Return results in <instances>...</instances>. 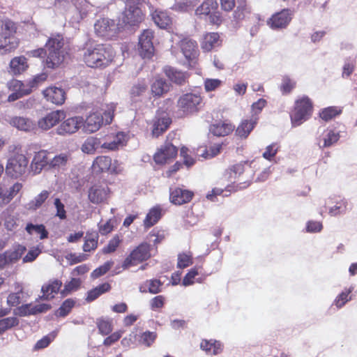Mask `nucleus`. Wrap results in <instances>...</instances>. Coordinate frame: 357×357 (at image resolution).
<instances>
[{
    "instance_id": "obj_3",
    "label": "nucleus",
    "mask_w": 357,
    "mask_h": 357,
    "mask_svg": "<svg viewBox=\"0 0 357 357\" xmlns=\"http://www.w3.org/2000/svg\"><path fill=\"white\" fill-rule=\"evenodd\" d=\"M16 30L15 23L10 20L0 21V54L10 52L17 47L18 40L15 36Z\"/></svg>"
},
{
    "instance_id": "obj_4",
    "label": "nucleus",
    "mask_w": 357,
    "mask_h": 357,
    "mask_svg": "<svg viewBox=\"0 0 357 357\" xmlns=\"http://www.w3.org/2000/svg\"><path fill=\"white\" fill-rule=\"evenodd\" d=\"M114 105L112 104L102 114L93 112L89 115L86 120H84L82 126L84 130L88 132H94L98 130L104 123L105 124L111 123L114 117Z\"/></svg>"
},
{
    "instance_id": "obj_44",
    "label": "nucleus",
    "mask_w": 357,
    "mask_h": 357,
    "mask_svg": "<svg viewBox=\"0 0 357 357\" xmlns=\"http://www.w3.org/2000/svg\"><path fill=\"white\" fill-rule=\"evenodd\" d=\"M121 242L122 238L118 234L114 235V237L108 242V244L102 248V252L103 254L114 252Z\"/></svg>"
},
{
    "instance_id": "obj_52",
    "label": "nucleus",
    "mask_w": 357,
    "mask_h": 357,
    "mask_svg": "<svg viewBox=\"0 0 357 357\" xmlns=\"http://www.w3.org/2000/svg\"><path fill=\"white\" fill-rule=\"evenodd\" d=\"M147 86L144 82H140L135 84L131 90L130 95L132 98L139 97L142 96L146 91Z\"/></svg>"
},
{
    "instance_id": "obj_33",
    "label": "nucleus",
    "mask_w": 357,
    "mask_h": 357,
    "mask_svg": "<svg viewBox=\"0 0 357 357\" xmlns=\"http://www.w3.org/2000/svg\"><path fill=\"white\" fill-rule=\"evenodd\" d=\"M152 18L155 24L161 29H165L171 23V18L167 12L155 10L152 15Z\"/></svg>"
},
{
    "instance_id": "obj_27",
    "label": "nucleus",
    "mask_w": 357,
    "mask_h": 357,
    "mask_svg": "<svg viewBox=\"0 0 357 357\" xmlns=\"http://www.w3.org/2000/svg\"><path fill=\"white\" fill-rule=\"evenodd\" d=\"M258 117L252 116L250 120H245L236 129V134L241 138H246L257 124Z\"/></svg>"
},
{
    "instance_id": "obj_51",
    "label": "nucleus",
    "mask_w": 357,
    "mask_h": 357,
    "mask_svg": "<svg viewBox=\"0 0 357 357\" xmlns=\"http://www.w3.org/2000/svg\"><path fill=\"white\" fill-rule=\"evenodd\" d=\"M192 264V255L190 253H182L178 255V268H184Z\"/></svg>"
},
{
    "instance_id": "obj_35",
    "label": "nucleus",
    "mask_w": 357,
    "mask_h": 357,
    "mask_svg": "<svg viewBox=\"0 0 357 357\" xmlns=\"http://www.w3.org/2000/svg\"><path fill=\"white\" fill-rule=\"evenodd\" d=\"M200 347L207 354L216 355L222 351L221 344L215 340H202Z\"/></svg>"
},
{
    "instance_id": "obj_34",
    "label": "nucleus",
    "mask_w": 357,
    "mask_h": 357,
    "mask_svg": "<svg viewBox=\"0 0 357 357\" xmlns=\"http://www.w3.org/2000/svg\"><path fill=\"white\" fill-rule=\"evenodd\" d=\"M100 146H101L100 139L89 137L85 139L82 145L81 149L84 153L93 154Z\"/></svg>"
},
{
    "instance_id": "obj_57",
    "label": "nucleus",
    "mask_w": 357,
    "mask_h": 357,
    "mask_svg": "<svg viewBox=\"0 0 357 357\" xmlns=\"http://www.w3.org/2000/svg\"><path fill=\"white\" fill-rule=\"evenodd\" d=\"M222 149V144H215L211 146L208 150H205L202 156L206 159L213 158L217 155Z\"/></svg>"
},
{
    "instance_id": "obj_46",
    "label": "nucleus",
    "mask_w": 357,
    "mask_h": 357,
    "mask_svg": "<svg viewBox=\"0 0 357 357\" xmlns=\"http://www.w3.org/2000/svg\"><path fill=\"white\" fill-rule=\"evenodd\" d=\"M19 324V320L15 317H10L0 319V334L5 332L6 330L14 327Z\"/></svg>"
},
{
    "instance_id": "obj_32",
    "label": "nucleus",
    "mask_w": 357,
    "mask_h": 357,
    "mask_svg": "<svg viewBox=\"0 0 357 357\" xmlns=\"http://www.w3.org/2000/svg\"><path fill=\"white\" fill-rule=\"evenodd\" d=\"M27 67L26 59L24 56L15 57L10 63V72L14 75L21 74Z\"/></svg>"
},
{
    "instance_id": "obj_20",
    "label": "nucleus",
    "mask_w": 357,
    "mask_h": 357,
    "mask_svg": "<svg viewBox=\"0 0 357 357\" xmlns=\"http://www.w3.org/2000/svg\"><path fill=\"white\" fill-rule=\"evenodd\" d=\"M194 194L192 191L180 188L169 189V199L172 204L181 205L189 202Z\"/></svg>"
},
{
    "instance_id": "obj_24",
    "label": "nucleus",
    "mask_w": 357,
    "mask_h": 357,
    "mask_svg": "<svg viewBox=\"0 0 357 357\" xmlns=\"http://www.w3.org/2000/svg\"><path fill=\"white\" fill-rule=\"evenodd\" d=\"M172 121L166 114L162 116L157 114L153 119L152 135L158 137L169 126Z\"/></svg>"
},
{
    "instance_id": "obj_11",
    "label": "nucleus",
    "mask_w": 357,
    "mask_h": 357,
    "mask_svg": "<svg viewBox=\"0 0 357 357\" xmlns=\"http://www.w3.org/2000/svg\"><path fill=\"white\" fill-rule=\"evenodd\" d=\"M153 31L151 29H146L139 38L138 51L142 58H151L154 52V47L152 40Z\"/></svg>"
},
{
    "instance_id": "obj_14",
    "label": "nucleus",
    "mask_w": 357,
    "mask_h": 357,
    "mask_svg": "<svg viewBox=\"0 0 357 357\" xmlns=\"http://www.w3.org/2000/svg\"><path fill=\"white\" fill-rule=\"evenodd\" d=\"M292 15L290 9L284 8L273 15L268 23L273 29H285L291 21Z\"/></svg>"
},
{
    "instance_id": "obj_15",
    "label": "nucleus",
    "mask_w": 357,
    "mask_h": 357,
    "mask_svg": "<svg viewBox=\"0 0 357 357\" xmlns=\"http://www.w3.org/2000/svg\"><path fill=\"white\" fill-rule=\"evenodd\" d=\"M83 125L82 116L68 118L56 128V133L59 135H71L76 132Z\"/></svg>"
},
{
    "instance_id": "obj_18",
    "label": "nucleus",
    "mask_w": 357,
    "mask_h": 357,
    "mask_svg": "<svg viewBox=\"0 0 357 357\" xmlns=\"http://www.w3.org/2000/svg\"><path fill=\"white\" fill-rule=\"evenodd\" d=\"M65 112L62 110H56L48 113L45 116L38 121V127L47 130L54 126L60 121L65 119Z\"/></svg>"
},
{
    "instance_id": "obj_42",
    "label": "nucleus",
    "mask_w": 357,
    "mask_h": 357,
    "mask_svg": "<svg viewBox=\"0 0 357 357\" xmlns=\"http://www.w3.org/2000/svg\"><path fill=\"white\" fill-rule=\"evenodd\" d=\"M25 229L29 234H32L33 232L40 234V239L47 238L48 232L43 225H33L32 223H29L26 225Z\"/></svg>"
},
{
    "instance_id": "obj_9",
    "label": "nucleus",
    "mask_w": 357,
    "mask_h": 357,
    "mask_svg": "<svg viewBox=\"0 0 357 357\" xmlns=\"http://www.w3.org/2000/svg\"><path fill=\"white\" fill-rule=\"evenodd\" d=\"M202 98L200 95L187 93L182 95L177 101V106L183 113L188 114L199 110Z\"/></svg>"
},
{
    "instance_id": "obj_2",
    "label": "nucleus",
    "mask_w": 357,
    "mask_h": 357,
    "mask_svg": "<svg viewBox=\"0 0 357 357\" xmlns=\"http://www.w3.org/2000/svg\"><path fill=\"white\" fill-rule=\"evenodd\" d=\"M114 57V52L109 45L91 44L84 49L83 60L90 68L106 67Z\"/></svg>"
},
{
    "instance_id": "obj_7",
    "label": "nucleus",
    "mask_w": 357,
    "mask_h": 357,
    "mask_svg": "<svg viewBox=\"0 0 357 357\" xmlns=\"http://www.w3.org/2000/svg\"><path fill=\"white\" fill-rule=\"evenodd\" d=\"M125 3V10L122 13L121 20L123 24L135 26L143 20V14L137 6L139 0H123Z\"/></svg>"
},
{
    "instance_id": "obj_62",
    "label": "nucleus",
    "mask_w": 357,
    "mask_h": 357,
    "mask_svg": "<svg viewBox=\"0 0 357 357\" xmlns=\"http://www.w3.org/2000/svg\"><path fill=\"white\" fill-rule=\"evenodd\" d=\"M197 275L198 271L196 268H192L191 270H190L189 272L185 275V277L183 279V285L186 287L193 284V279Z\"/></svg>"
},
{
    "instance_id": "obj_10",
    "label": "nucleus",
    "mask_w": 357,
    "mask_h": 357,
    "mask_svg": "<svg viewBox=\"0 0 357 357\" xmlns=\"http://www.w3.org/2000/svg\"><path fill=\"white\" fill-rule=\"evenodd\" d=\"M26 248L17 245L13 248L6 250L0 254V271L11 268L16 264L24 253Z\"/></svg>"
},
{
    "instance_id": "obj_60",
    "label": "nucleus",
    "mask_w": 357,
    "mask_h": 357,
    "mask_svg": "<svg viewBox=\"0 0 357 357\" xmlns=\"http://www.w3.org/2000/svg\"><path fill=\"white\" fill-rule=\"evenodd\" d=\"M266 100L264 98H260L257 102H254L252 105V111L253 112L252 116L257 117V114L261 112L263 108L266 106Z\"/></svg>"
},
{
    "instance_id": "obj_16",
    "label": "nucleus",
    "mask_w": 357,
    "mask_h": 357,
    "mask_svg": "<svg viewBox=\"0 0 357 357\" xmlns=\"http://www.w3.org/2000/svg\"><path fill=\"white\" fill-rule=\"evenodd\" d=\"M180 47L185 58L190 62V65L195 64V59L198 54L196 41L189 38H185L180 41Z\"/></svg>"
},
{
    "instance_id": "obj_41",
    "label": "nucleus",
    "mask_w": 357,
    "mask_h": 357,
    "mask_svg": "<svg viewBox=\"0 0 357 357\" xmlns=\"http://www.w3.org/2000/svg\"><path fill=\"white\" fill-rule=\"evenodd\" d=\"M75 304V301L72 298L65 300L60 307L56 311L55 315L61 317H66L73 308Z\"/></svg>"
},
{
    "instance_id": "obj_30",
    "label": "nucleus",
    "mask_w": 357,
    "mask_h": 357,
    "mask_svg": "<svg viewBox=\"0 0 357 357\" xmlns=\"http://www.w3.org/2000/svg\"><path fill=\"white\" fill-rule=\"evenodd\" d=\"M234 127L227 123H218L212 124L210 127V132L215 136H225L231 132Z\"/></svg>"
},
{
    "instance_id": "obj_63",
    "label": "nucleus",
    "mask_w": 357,
    "mask_h": 357,
    "mask_svg": "<svg viewBox=\"0 0 357 357\" xmlns=\"http://www.w3.org/2000/svg\"><path fill=\"white\" fill-rule=\"evenodd\" d=\"M121 331L114 332L104 340L103 344L106 347H109L117 342L121 337Z\"/></svg>"
},
{
    "instance_id": "obj_19",
    "label": "nucleus",
    "mask_w": 357,
    "mask_h": 357,
    "mask_svg": "<svg viewBox=\"0 0 357 357\" xmlns=\"http://www.w3.org/2000/svg\"><path fill=\"white\" fill-rule=\"evenodd\" d=\"M177 148L171 143L167 142L154 155V160L157 164L166 163L169 160L174 158L177 154Z\"/></svg>"
},
{
    "instance_id": "obj_39",
    "label": "nucleus",
    "mask_w": 357,
    "mask_h": 357,
    "mask_svg": "<svg viewBox=\"0 0 357 357\" xmlns=\"http://www.w3.org/2000/svg\"><path fill=\"white\" fill-rule=\"evenodd\" d=\"M219 35L217 33H207L203 40V42L202 43V47L205 51H210L214 47H215L219 40Z\"/></svg>"
},
{
    "instance_id": "obj_55",
    "label": "nucleus",
    "mask_w": 357,
    "mask_h": 357,
    "mask_svg": "<svg viewBox=\"0 0 357 357\" xmlns=\"http://www.w3.org/2000/svg\"><path fill=\"white\" fill-rule=\"evenodd\" d=\"M156 338V333L151 331H146L141 335L139 342L147 346L150 347Z\"/></svg>"
},
{
    "instance_id": "obj_38",
    "label": "nucleus",
    "mask_w": 357,
    "mask_h": 357,
    "mask_svg": "<svg viewBox=\"0 0 357 357\" xmlns=\"http://www.w3.org/2000/svg\"><path fill=\"white\" fill-rule=\"evenodd\" d=\"M339 138L340 135L338 132H335L333 130H326L323 137V144L319 142V146L321 149L329 147L337 142Z\"/></svg>"
},
{
    "instance_id": "obj_47",
    "label": "nucleus",
    "mask_w": 357,
    "mask_h": 357,
    "mask_svg": "<svg viewBox=\"0 0 357 357\" xmlns=\"http://www.w3.org/2000/svg\"><path fill=\"white\" fill-rule=\"evenodd\" d=\"M81 284V280L79 278H72V280L66 282L64 285V289L61 291L63 296H67L71 291L78 289Z\"/></svg>"
},
{
    "instance_id": "obj_59",
    "label": "nucleus",
    "mask_w": 357,
    "mask_h": 357,
    "mask_svg": "<svg viewBox=\"0 0 357 357\" xmlns=\"http://www.w3.org/2000/svg\"><path fill=\"white\" fill-rule=\"evenodd\" d=\"M40 253V250L38 248H33L29 250L26 255L23 257L22 261L24 263H29L33 261Z\"/></svg>"
},
{
    "instance_id": "obj_29",
    "label": "nucleus",
    "mask_w": 357,
    "mask_h": 357,
    "mask_svg": "<svg viewBox=\"0 0 357 357\" xmlns=\"http://www.w3.org/2000/svg\"><path fill=\"white\" fill-rule=\"evenodd\" d=\"M62 285V282L58 280H56L51 283L43 285L41 291L43 292L42 299L49 300L54 298V294H56Z\"/></svg>"
},
{
    "instance_id": "obj_6",
    "label": "nucleus",
    "mask_w": 357,
    "mask_h": 357,
    "mask_svg": "<svg viewBox=\"0 0 357 357\" xmlns=\"http://www.w3.org/2000/svg\"><path fill=\"white\" fill-rule=\"evenodd\" d=\"M28 164L29 160L24 155L15 154L8 160L6 173L12 178H21L26 173Z\"/></svg>"
},
{
    "instance_id": "obj_48",
    "label": "nucleus",
    "mask_w": 357,
    "mask_h": 357,
    "mask_svg": "<svg viewBox=\"0 0 357 357\" xmlns=\"http://www.w3.org/2000/svg\"><path fill=\"white\" fill-rule=\"evenodd\" d=\"M96 324L99 333L102 335H107L112 331V324L108 320L98 319Z\"/></svg>"
},
{
    "instance_id": "obj_8",
    "label": "nucleus",
    "mask_w": 357,
    "mask_h": 357,
    "mask_svg": "<svg viewBox=\"0 0 357 357\" xmlns=\"http://www.w3.org/2000/svg\"><path fill=\"white\" fill-rule=\"evenodd\" d=\"M150 257V245L146 243H142L135 248L124 259L122 264V268L127 269L131 266L147 260Z\"/></svg>"
},
{
    "instance_id": "obj_58",
    "label": "nucleus",
    "mask_w": 357,
    "mask_h": 357,
    "mask_svg": "<svg viewBox=\"0 0 357 357\" xmlns=\"http://www.w3.org/2000/svg\"><path fill=\"white\" fill-rule=\"evenodd\" d=\"M222 84L219 79H206L204 80V89L207 92L215 91Z\"/></svg>"
},
{
    "instance_id": "obj_45",
    "label": "nucleus",
    "mask_w": 357,
    "mask_h": 357,
    "mask_svg": "<svg viewBox=\"0 0 357 357\" xmlns=\"http://www.w3.org/2000/svg\"><path fill=\"white\" fill-rule=\"evenodd\" d=\"M353 289L354 287H349V289H346L336 297L334 301V304L337 306V308H341L345 305L346 303L351 299V296L349 295L352 292Z\"/></svg>"
},
{
    "instance_id": "obj_26",
    "label": "nucleus",
    "mask_w": 357,
    "mask_h": 357,
    "mask_svg": "<svg viewBox=\"0 0 357 357\" xmlns=\"http://www.w3.org/2000/svg\"><path fill=\"white\" fill-rule=\"evenodd\" d=\"M218 4L215 0H205L195 10L196 15L200 18L208 16L213 11H215Z\"/></svg>"
},
{
    "instance_id": "obj_1",
    "label": "nucleus",
    "mask_w": 357,
    "mask_h": 357,
    "mask_svg": "<svg viewBox=\"0 0 357 357\" xmlns=\"http://www.w3.org/2000/svg\"><path fill=\"white\" fill-rule=\"evenodd\" d=\"M63 38L60 34L52 35L45 43V48H38L28 52L33 57H44L47 56L45 64L49 68L59 66L64 60Z\"/></svg>"
},
{
    "instance_id": "obj_31",
    "label": "nucleus",
    "mask_w": 357,
    "mask_h": 357,
    "mask_svg": "<svg viewBox=\"0 0 357 357\" xmlns=\"http://www.w3.org/2000/svg\"><path fill=\"white\" fill-rule=\"evenodd\" d=\"M10 124L18 130L30 131L34 128V123L29 119L15 116L11 119Z\"/></svg>"
},
{
    "instance_id": "obj_54",
    "label": "nucleus",
    "mask_w": 357,
    "mask_h": 357,
    "mask_svg": "<svg viewBox=\"0 0 357 357\" xmlns=\"http://www.w3.org/2000/svg\"><path fill=\"white\" fill-rule=\"evenodd\" d=\"M54 205L56 208V216L60 220H65L66 218V211L65 210L64 204L61 202L59 198H55L54 200Z\"/></svg>"
},
{
    "instance_id": "obj_56",
    "label": "nucleus",
    "mask_w": 357,
    "mask_h": 357,
    "mask_svg": "<svg viewBox=\"0 0 357 357\" xmlns=\"http://www.w3.org/2000/svg\"><path fill=\"white\" fill-rule=\"evenodd\" d=\"M148 291L149 293L156 294L161 291L162 283L159 280H150L146 281Z\"/></svg>"
},
{
    "instance_id": "obj_25",
    "label": "nucleus",
    "mask_w": 357,
    "mask_h": 357,
    "mask_svg": "<svg viewBox=\"0 0 357 357\" xmlns=\"http://www.w3.org/2000/svg\"><path fill=\"white\" fill-rule=\"evenodd\" d=\"M164 73L166 76L174 83L178 85L183 84L188 78L186 73L182 72L171 66H165Z\"/></svg>"
},
{
    "instance_id": "obj_13",
    "label": "nucleus",
    "mask_w": 357,
    "mask_h": 357,
    "mask_svg": "<svg viewBox=\"0 0 357 357\" xmlns=\"http://www.w3.org/2000/svg\"><path fill=\"white\" fill-rule=\"evenodd\" d=\"M326 204L332 205L328 208V214L333 217L342 215L349 209L348 200L340 195L330 197L326 202Z\"/></svg>"
},
{
    "instance_id": "obj_61",
    "label": "nucleus",
    "mask_w": 357,
    "mask_h": 357,
    "mask_svg": "<svg viewBox=\"0 0 357 357\" xmlns=\"http://www.w3.org/2000/svg\"><path fill=\"white\" fill-rule=\"evenodd\" d=\"M321 222L318 221L310 220L306 225V231L310 233L319 232L322 229Z\"/></svg>"
},
{
    "instance_id": "obj_36",
    "label": "nucleus",
    "mask_w": 357,
    "mask_h": 357,
    "mask_svg": "<svg viewBox=\"0 0 357 357\" xmlns=\"http://www.w3.org/2000/svg\"><path fill=\"white\" fill-rule=\"evenodd\" d=\"M169 90V84L162 78L156 79L151 84V92L155 96H161Z\"/></svg>"
},
{
    "instance_id": "obj_49",
    "label": "nucleus",
    "mask_w": 357,
    "mask_h": 357,
    "mask_svg": "<svg viewBox=\"0 0 357 357\" xmlns=\"http://www.w3.org/2000/svg\"><path fill=\"white\" fill-rule=\"evenodd\" d=\"M114 262L112 261H108L103 265L96 268L91 274L92 278H98L104 274H105L113 266Z\"/></svg>"
},
{
    "instance_id": "obj_21",
    "label": "nucleus",
    "mask_w": 357,
    "mask_h": 357,
    "mask_svg": "<svg viewBox=\"0 0 357 357\" xmlns=\"http://www.w3.org/2000/svg\"><path fill=\"white\" fill-rule=\"evenodd\" d=\"M50 159L45 151H40L33 156L30 169L34 175L40 174L44 168L49 169Z\"/></svg>"
},
{
    "instance_id": "obj_37",
    "label": "nucleus",
    "mask_w": 357,
    "mask_h": 357,
    "mask_svg": "<svg viewBox=\"0 0 357 357\" xmlns=\"http://www.w3.org/2000/svg\"><path fill=\"white\" fill-rule=\"evenodd\" d=\"M69 160V156L66 153H61L55 155L52 159H50L49 169H63Z\"/></svg>"
},
{
    "instance_id": "obj_50",
    "label": "nucleus",
    "mask_w": 357,
    "mask_h": 357,
    "mask_svg": "<svg viewBox=\"0 0 357 357\" xmlns=\"http://www.w3.org/2000/svg\"><path fill=\"white\" fill-rule=\"evenodd\" d=\"M22 185L20 183L13 184L8 190L4 191L3 200L10 202L22 189Z\"/></svg>"
},
{
    "instance_id": "obj_5",
    "label": "nucleus",
    "mask_w": 357,
    "mask_h": 357,
    "mask_svg": "<svg viewBox=\"0 0 357 357\" xmlns=\"http://www.w3.org/2000/svg\"><path fill=\"white\" fill-rule=\"evenodd\" d=\"M312 110V104L308 97L303 96L296 100L294 109L290 115L292 126H299L307 121L311 116Z\"/></svg>"
},
{
    "instance_id": "obj_53",
    "label": "nucleus",
    "mask_w": 357,
    "mask_h": 357,
    "mask_svg": "<svg viewBox=\"0 0 357 357\" xmlns=\"http://www.w3.org/2000/svg\"><path fill=\"white\" fill-rule=\"evenodd\" d=\"M340 111L337 110V109L335 107H329L324 109L320 113V117L325 120L328 121L332 118L335 117L336 115L339 114Z\"/></svg>"
},
{
    "instance_id": "obj_12",
    "label": "nucleus",
    "mask_w": 357,
    "mask_h": 357,
    "mask_svg": "<svg viewBox=\"0 0 357 357\" xmlns=\"http://www.w3.org/2000/svg\"><path fill=\"white\" fill-rule=\"evenodd\" d=\"M94 30L97 36L109 38L116 33L118 26L114 20L102 18L96 22Z\"/></svg>"
},
{
    "instance_id": "obj_23",
    "label": "nucleus",
    "mask_w": 357,
    "mask_h": 357,
    "mask_svg": "<svg viewBox=\"0 0 357 357\" xmlns=\"http://www.w3.org/2000/svg\"><path fill=\"white\" fill-rule=\"evenodd\" d=\"M93 171L96 173L105 172H116L115 166L112 165V158L109 156L101 155L97 157L92 165Z\"/></svg>"
},
{
    "instance_id": "obj_40",
    "label": "nucleus",
    "mask_w": 357,
    "mask_h": 357,
    "mask_svg": "<svg viewBox=\"0 0 357 357\" xmlns=\"http://www.w3.org/2000/svg\"><path fill=\"white\" fill-rule=\"evenodd\" d=\"M161 217V211L158 207H154L147 213L144 225L146 227H151L155 225Z\"/></svg>"
},
{
    "instance_id": "obj_17",
    "label": "nucleus",
    "mask_w": 357,
    "mask_h": 357,
    "mask_svg": "<svg viewBox=\"0 0 357 357\" xmlns=\"http://www.w3.org/2000/svg\"><path fill=\"white\" fill-rule=\"evenodd\" d=\"M109 188L106 185L96 183L89 189L88 197L91 203L98 204L106 200Z\"/></svg>"
},
{
    "instance_id": "obj_43",
    "label": "nucleus",
    "mask_w": 357,
    "mask_h": 357,
    "mask_svg": "<svg viewBox=\"0 0 357 357\" xmlns=\"http://www.w3.org/2000/svg\"><path fill=\"white\" fill-rule=\"evenodd\" d=\"M296 81L285 75L282 79V83L280 86V91L283 95L289 94L296 87Z\"/></svg>"
},
{
    "instance_id": "obj_28",
    "label": "nucleus",
    "mask_w": 357,
    "mask_h": 357,
    "mask_svg": "<svg viewBox=\"0 0 357 357\" xmlns=\"http://www.w3.org/2000/svg\"><path fill=\"white\" fill-rule=\"evenodd\" d=\"M50 195V192L43 190L33 197L26 205L27 209L36 211L40 208Z\"/></svg>"
},
{
    "instance_id": "obj_22",
    "label": "nucleus",
    "mask_w": 357,
    "mask_h": 357,
    "mask_svg": "<svg viewBox=\"0 0 357 357\" xmlns=\"http://www.w3.org/2000/svg\"><path fill=\"white\" fill-rule=\"evenodd\" d=\"M43 95L47 101L55 105H61L66 99V93L60 87L50 86L43 91Z\"/></svg>"
},
{
    "instance_id": "obj_64",
    "label": "nucleus",
    "mask_w": 357,
    "mask_h": 357,
    "mask_svg": "<svg viewBox=\"0 0 357 357\" xmlns=\"http://www.w3.org/2000/svg\"><path fill=\"white\" fill-rule=\"evenodd\" d=\"M98 245V236L96 238H88L85 241L83 250L84 252H90L95 248H96Z\"/></svg>"
}]
</instances>
